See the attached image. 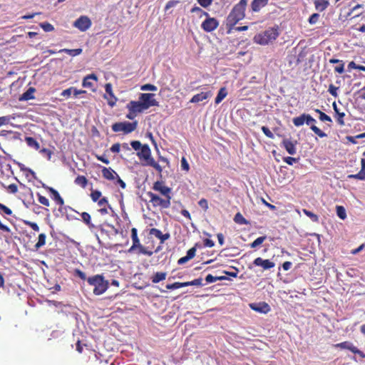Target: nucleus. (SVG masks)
Segmentation results:
<instances>
[{
    "instance_id": "obj_1",
    "label": "nucleus",
    "mask_w": 365,
    "mask_h": 365,
    "mask_svg": "<svg viewBox=\"0 0 365 365\" xmlns=\"http://www.w3.org/2000/svg\"><path fill=\"white\" fill-rule=\"evenodd\" d=\"M155 94L151 93H140L138 101H131L126 105L128 113L126 118L134 119L138 113H143L152 106H159L158 101L155 99Z\"/></svg>"
},
{
    "instance_id": "obj_2",
    "label": "nucleus",
    "mask_w": 365,
    "mask_h": 365,
    "mask_svg": "<svg viewBox=\"0 0 365 365\" xmlns=\"http://www.w3.org/2000/svg\"><path fill=\"white\" fill-rule=\"evenodd\" d=\"M247 6V0H240L232 9L227 17V26L229 27L228 32L245 16V9Z\"/></svg>"
},
{
    "instance_id": "obj_3",
    "label": "nucleus",
    "mask_w": 365,
    "mask_h": 365,
    "mask_svg": "<svg viewBox=\"0 0 365 365\" xmlns=\"http://www.w3.org/2000/svg\"><path fill=\"white\" fill-rule=\"evenodd\" d=\"M278 26L270 27L267 30L256 34L254 36V42L259 45H267L273 42L279 36Z\"/></svg>"
},
{
    "instance_id": "obj_4",
    "label": "nucleus",
    "mask_w": 365,
    "mask_h": 365,
    "mask_svg": "<svg viewBox=\"0 0 365 365\" xmlns=\"http://www.w3.org/2000/svg\"><path fill=\"white\" fill-rule=\"evenodd\" d=\"M88 283L94 287L93 294L101 295L108 288V281L106 280L102 274H96L87 279Z\"/></svg>"
},
{
    "instance_id": "obj_5",
    "label": "nucleus",
    "mask_w": 365,
    "mask_h": 365,
    "mask_svg": "<svg viewBox=\"0 0 365 365\" xmlns=\"http://www.w3.org/2000/svg\"><path fill=\"white\" fill-rule=\"evenodd\" d=\"M140 160L146 161V165L155 168L160 174L163 172L162 167L155 161L151 157V150L148 145L144 144L139 152L137 153Z\"/></svg>"
},
{
    "instance_id": "obj_6",
    "label": "nucleus",
    "mask_w": 365,
    "mask_h": 365,
    "mask_svg": "<svg viewBox=\"0 0 365 365\" xmlns=\"http://www.w3.org/2000/svg\"><path fill=\"white\" fill-rule=\"evenodd\" d=\"M131 239L133 241V245L128 249V252L132 253L135 250H138L139 254H143L148 256H151L153 255V252L148 251L146 247L141 245L140 241L138 237V230L135 227L131 229Z\"/></svg>"
},
{
    "instance_id": "obj_7",
    "label": "nucleus",
    "mask_w": 365,
    "mask_h": 365,
    "mask_svg": "<svg viewBox=\"0 0 365 365\" xmlns=\"http://www.w3.org/2000/svg\"><path fill=\"white\" fill-rule=\"evenodd\" d=\"M147 195L150 197V202L154 207H160L166 209L170 207L171 205L170 201L172 197H164V198H162L152 192H148Z\"/></svg>"
},
{
    "instance_id": "obj_8",
    "label": "nucleus",
    "mask_w": 365,
    "mask_h": 365,
    "mask_svg": "<svg viewBox=\"0 0 365 365\" xmlns=\"http://www.w3.org/2000/svg\"><path fill=\"white\" fill-rule=\"evenodd\" d=\"M137 122H120L112 125V130L114 132H123L125 134L130 133L137 128Z\"/></svg>"
},
{
    "instance_id": "obj_9",
    "label": "nucleus",
    "mask_w": 365,
    "mask_h": 365,
    "mask_svg": "<svg viewBox=\"0 0 365 365\" xmlns=\"http://www.w3.org/2000/svg\"><path fill=\"white\" fill-rule=\"evenodd\" d=\"M91 21L88 16H81L74 21L73 26L81 31H86L91 26Z\"/></svg>"
},
{
    "instance_id": "obj_10",
    "label": "nucleus",
    "mask_w": 365,
    "mask_h": 365,
    "mask_svg": "<svg viewBox=\"0 0 365 365\" xmlns=\"http://www.w3.org/2000/svg\"><path fill=\"white\" fill-rule=\"evenodd\" d=\"M206 19L201 24L202 29L206 32H212L219 26V21L212 17L206 16Z\"/></svg>"
},
{
    "instance_id": "obj_11",
    "label": "nucleus",
    "mask_w": 365,
    "mask_h": 365,
    "mask_svg": "<svg viewBox=\"0 0 365 365\" xmlns=\"http://www.w3.org/2000/svg\"><path fill=\"white\" fill-rule=\"evenodd\" d=\"M153 189L159 192L165 197H171V188L165 185L163 181H156L153 183Z\"/></svg>"
},
{
    "instance_id": "obj_12",
    "label": "nucleus",
    "mask_w": 365,
    "mask_h": 365,
    "mask_svg": "<svg viewBox=\"0 0 365 365\" xmlns=\"http://www.w3.org/2000/svg\"><path fill=\"white\" fill-rule=\"evenodd\" d=\"M334 347L348 349L354 354H359L361 358L365 357V354L363 351H360L357 347L354 346L353 344L350 341H344L334 344Z\"/></svg>"
},
{
    "instance_id": "obj_13",
    "label": "nucleus",
    "mask_w": 365,
    "mask_h": 365,
    "mask_svg": "<svg viewBox=\"0 0 365 365\" xmlns=\"http://www.w3.org/2000/svg\"><path fill=\"white\" fill-rule=\"evenodd\" d=\"M105 91L106 94L104 95V98L107 100L108 104L110 107H113L116 104L118 98L113 92L111 83H108L105 85Z\"/></svg>"
},
{
    "instance_id": "obj_14",
    "label": "nucleus",
    "mask_w": 365,
    "mask_h": 365,
    "mask_svg": "<svg viewBox=\"0 0 365 365\" xmlns=\"http://www.w3.org/2000/svg\"><path fill=\"white\" fill-rule=\"evenodd\" d=\"M297 145V140H292L289 138H284L282 141L281 145L286 150V151L290 155H295L297 153L296 146Z\"/></svg>"
},
{
    "instance_id": "obj_15",
    "label": "nucleus",
    "mask_w": 365,
    "mask_h": 365,
    "mask_svg": "<svg viewBox=\"0 0 365 365\" xmlns=\"http://www.w3.org/2000/svg\"><path fill=\"white\" fill-rule=\"evenodd\" d=\"M306 124L311 125V130L317 134L320 138H324L327 136V134L321 130L318 127H317L314 123H316V120L312 118L309 114L306 113Z\"/></svg>"
},
{
    "instance_id": "obj_16",
    "label": "nucleus",
    "mask_w": 365,
    "mask_h": 365,
    "mask_svg": "<svg viewBox=\"0 0 365 365\" xmlns=\"http://www.w3.org/2000/svg\"><path fill=\"white\" fill-rule=\"evenodd\" d=\"M253 264L257 267H262L263 269H270L275 266L274 262L269 259H264L262 257H257L254 261Z\"/></svg>"
},
{
    "instance_id": "obj_17",
    "label": "nucleus",
    "mask_w": 365,
    "mask_h": 365,
    "mask_svg": "<svg viewBox=\"0 0 365 365\" xmlns=\"http://www.w3.org/2000/svg\"><path fill=\"white\" fill-rule=\"evenodd\" d=\"M212 95L211 91H207V92H201L200 93L194 95L192 98L190 100V103H197L200 101H202L204 100L207 99L208 98L211 97Z\"/></svg>"
},
{
    "instance_id": "obj_18",
    "label": "nucleus",
    "mask_w": 365,
    "mask_h": 365,
    "mask_svg": "<svg viewBox=\"0 0 365 365\" xmlns=\"http://www.w3.org/2000/svg\"><path fill=\"white\" fill-rule=\"evenodd\" d=\"M97 81L98 77L96 74L91 73L83 78L82 81V86L84 88H93L94 86L93 81Z\"/></svg>"
},
{
    "instance_id": "obj_19",
    "label": "nucleus",
    "mask_w": 365,
    "mask_h": 365,
    "mask_svg": "<svg viewBox=\"0 0 365 365\" xmlns=\"http://www.w3.org/2000/svg\"><path fill=\"white\" fill-rule=\"evenodd\" d=\"M149 235H153L158 239H159L161 243H163L165 240H167L170 237V234H163L162 232L156 228H151L149 231Z\"/></svg>"
},
{
    "instance_id": "obj_20",
    "label": "nucleus",
    "mask_w": 365,
    "mask_h": 365,
    "mask_svg": "<svg viewBox=\"0 0 365 365\" xmlns=\"http://www.w3.org/2000/svg\"><path fill=\"white\" fill-rule=\"evenodd\" d=\"M196 254V248L195 247L190 248L187 250V254L185 257L180 258L178 261V264H183L188 262L189 260L194 258Z\"/></svg>"
},
{
    "instance_id": "obj_21",
    "label": "nucleus",
    "mask_w": 365,
    "mask_h": 365,
    "mask_svg": "<svg viewBox=\"0 0 365 365\" xmlns=\"http://www.w3.org/2000/svg\"><path fill=\"white\" fill-rule=\"evenodd\" d=\"M102 175L104 178L109 180H113L118 176V174L115 170L110 168L106 167L102 169Z\"/></svg>"
},
{
    "instance_id": "obj_22",
    "label": "nucleus",
    "mask_w": 365,
    "mask_h": 365,
    "mask_svg": "<svg viewBox=\"0 0 365 365\" xmlns=\"http://www.w3.org/2000/svg\"><path fill=\"white\" fill-rule=\"evenodd\" d=\"M268 0H253L251 4L252 10L255 12L259 11L262 7L265 6Z\"/></svg>"
},
{
    "instance_id": "obj_23",
    "label": "nucleus",
    "mask_w": 365,
    "mask_h": 365,
    "mask_svg": "<svg viewBox=\"0 0 365 365\" xmlns=\"http://www.w3.org/2000/svg\"><path fill=\"white\" fill-rule=\"evenodd\" d=\"M48 189L52 195L53 200L56 202V204L58 205H63L64 204V200L61 197L58 192L53 187H48Z\"/></svg>"
},
{
    "instance_id": "obj_24",
    "label": "nucleus",
    "mask_w": 365,
    "mask_h": 365,
    "mask_svg": "<svg viewBox=\"0 0 365 365\" xmlns=\"http://www.w3.org/2000/svg\"><path fill=\"white\" fill-rule=\"evenodd\" d=\"M35 88L30 87L26 91H25L19 98V101H29L34 98V93Z\"/></svg>"
},
{
    "instance_id": "obj_25",
    "label": "nucleus",
    "mask_w": 365,
    "mask_h": 365,
    "mask_svg": "<svg viewBox=\"0 0 365 365\" xmlns=\"http://www.w3.org/2000/svg\"><path fill=\"white\" fill-rule=\"evenodd\" d=\"M83 222L88 227L90 230H93L96 226L91 222V217L89 213L83 212L81 214Z\"/></svg>"
},
{
    "instance_id": "obj_26",
    "label": "nucleus",
    "mask_w": 365,
    "mask_h": 365,
    "mask_svg": "<svg viewBox=\"0 0 365 365\" xmlns=\"http://www.w3.org/2000/svg\"><path fill=\"white\" fill-rule=\"evenodd\" d=\"M329 3L327 0H315L314 6L317 11H324L329 6Z\"/></svg>"
},
{
    "instance_id": "obj_27",
    "label": "nucleus",
    "mask_w": 365,
    "mask_h": 365,
    "mask_svg": "<svg viewBox=\"0 0 365 365\" xmlns=\"http://www.w3.org/2000/svg\"><path fill=\"white\" fill-rule=\"evenodd\" d=\"M333 108L336 115V121H337L338 124L340 125H344V117L345 116V113L343 112L342 113L339 112L336 103H333Z\"/></svg>"
},
{
    "instance_id": "obj_28",
    "label": "nucleus",
    "mask_w": 365,
    "mask_h": 365,
    "mask_svg": "<svg viewBox=\"0 0 365 365\" xmlns=\"http://www.w3.org/2000/svg\"><path fill=\"white\" fill-rule=\"evenodd\" d=\"M167 273L164 272H156L151 277V281L154 284H157L160 281L165 279Z\"/></svg>"
},
{
    "instance_id": "obj_29",
    "label": "nucleus",
    "mask_w": 365,
    "mask_h": 365,
    "mask_svg": "<svg viewBox=\"0 0 365 365\" xmlns=\"http://www.w3.org/2000/svg\"><path fill=\"white\" fill-rule=\"evenodd\" d=\"M251 307L252 309L261 313H267L270 310L269 306L265 302L259 304V307L251 305Z\"/></svg>"
},
{
    "instance_id": "obj_30",
    "label": "nucleus",
    "mask_w": 365,
    "mask_h": 365,
    "mask_svg": "<svg viewBox=\"0 0 365 365\" xmlns=\"http://www.w3.org/2000/svg\"><path fill=\"white\" fill-rule=\"evenodd\" d=\"M227 96V91L225 87L221 88L215 98V103L219 104Z\"/></svg>"
},
{
    "instance_id": "obj_31",
    "label": "nucleus",
    "mask_w": 365,
    "mask_h": 365,
    "mask_svg": "<svg viewBox=\"0 0 365 365\" xmlns=\"http://www.w3.org/2000/svg\"><path fill=\"white\" fill-rule=\"evenodd\" d=\"M306 113H302L299 116L295 117L292 119L294 125L297 127H299L306 123Z\"/></svg>"
},
{
    "instance_id": "obj_32",
    "label": "nucleus",
    "mask_w": 365,
    "mask_h": 365,
    "mask_svg": "<svg viewBox=\"0 0 365 365\" xmlns=\"http://www.w3.org/2000/svg\"><path fill=\"white\" fill-rule=\"evenodd\" d=\"M25 141H26V144L28 145V146H29L31 148H34L35 150H38L40 148L39 143L37 142V140L35 138H34L32 137H26Z\"/></svg>"
},
{
    "instance_id": "obj_33",
    "label": "nucleus",
    "mask_w": 365,
    "mask_h": 365,
    "mask_svg": "<svg viewBox=\"0 0 365 365\" xmlns=\"http://www.w3.org/2000/svg\"><path fill=\"white\" fill-rule=\"evenodd\" d=\"M83 50L81 48L68 49L63 48L59 51L60 53H66L71 56H76L80 55Z\"/></svg>"
},
{
    "instance_id": "obj_34",
    "label": "nucleus",
    "mask_w": 365,
    "mask_h": 365,
    "mask_svg": "<svg viewBox=\"0 0 365 365\" xmlns=\"http://www.w3.org/2000/svg\"><path fill=\"white\" fill-rule=\"evenodd\" d=\"M74 182L81 187L85 188L88 185V180L83 175H78L75 179Z\"/></svg>"
},
{
    "instance_id": "obj_35",
    "label": "nucleus",
    "mask_w": 365,
    "mask_h": 365,
    "mask_svg": "<svg viewBox=\"0 0 365 365\" xmlns=\"http://www.w3.org/2000/svg\"><path fill=\"white\" fill-rule=\"evenodd\" d=\"M234 221L239 225H247L249 223L240 212H237L235 215Z\"/></svg>"
},
{
    "instance_id": "obj_36",
    "label": "nucleus",
    "mask_w": 365,
    "mask_h": 365,
    "mask_svg": "<svg viewBox=\"0 0 365 365\" xmlns=\"http://www.w3.org/2000/svg\"><path fill=\"white\" fill-rule=\"evenodd\" d=\"M227 278L225 276H220V277H214L212 274H208L205 277V281L207 283H213L217 282V280H225Z\"/></svg>"
},
{
    "instance_id": "obj_37",
    "label": "nucleus",
    "mask_w": 365,
    "mask_h": 365,
    "mask_svg": "<svg viewBox=\"0 0 365 365\" xmlns=\"http://www.w3.org/2000/svg\"><path fill=\"white\" fill-rule=\"evenodd\" d=\"M46 235L44 233H41L38 235V242L35 245V248L38 250L40 247H43L46 244Z\"/></svg>"
},
{
    "instance_id": "obj_38",
    "label": "nucleus",
    "mask_w": 365,
    "mask_h": 365,
    "mask_svg": "<svg viewBox=\"0 0 365 365\" xmlns=\"http://www.w3.org/2000/svg\"><path fill=\"white\" fill-rule=\"evenodd\" d=\"M336 215L340 219L345 220L346 218V210L343 206L337 205L336 207Z\"/></svg>"
},
{
    "instance_id": "obj_39",
    "label": "nucleus",
    "mask_w": 365,
    "mask_h": 365,
    "mask_svg": "<svg viewBox=\"0 0 365 365\" xmlns=\"http://www.w3.org/2000/svg\"><path fill=\"white\" fill-rule=\"evenodd\" d=\"M316 113H319V118L321 121L323 122H331V118L330 116L324 113V112L321 111L319 109H315L314 110Z\"/></svg>"
},
{
    "instance_id": "obj_40",
    "label": "nucleus",
    "mask_w": 365,
    "mask_h": 365,
    "mask_svg": "<svg viewBox=\"0 0 365 365\" xmlns=\"http://www.w3.org/2000/svg\"><path fill=\"white\" fill-rule=\"evenodd\" d=\"M302 212H304V215H306L307 217H309L312 222H319V217L317 215L314 214V212H312L307 209H303Z\"/></svg>"
},
{
    "instance_id": "obj_41",
    "label": "nucleus",
    "mask_w": 365,
    "mask_h": 365,
    "mask_svg": "<svg viewBox=\"0 0 365 365\" xmlns=\"http://www.w3.org/2000/svg\"><path fill=\"white\" fill-rule=\"evenodd\" d=\"M185 287V282H176L173 284H168L166 285V288L168 289H179V288H182V287Z\"/></svg>"
},
{
    "instance_id": "obj_42",
    "label": "nucleus",
    "mask_w": 365,
    "mask_h": 365,
    "mask_svg": "<svg viewBox=\"0 0 365 365\" xmlns=\"http://www.w3.org/2000/svg\"><path fill=\"white\" fill-rule=\"evenodd\" d=\"M19 168L21 171H24L26 173V177H29V174H30L34 178H36V173L34 170H32L31 168L24 167V165L19 163Z\"/></svg>"
},
{
    "instance_id": "obj_43",
    "label": "nucleus",
    "mask_w": 365,
    "mask_h": 365,
    "mask_svg": "<svg viewBox=\"0 0 365 365\" xmlns=\"http://www.w3.org/2000/svg\"><path fill=\"white\" fill-rule=\"evenodd\" d=\"M101 195H102L101 192L99 190H91V192L90 195L91 198L95 202L98 201L101 199Z\"/></svg>"
},
{
    "instance_id": "obj_44",
    "label": "nucleus",
    "mask_w": 365,
    "mask_h": 365,
    "mask_svg": "<svg viewBox=\"0 0 365 365\" xmlns=\"http://www.w3.org/2000/svg\"><path fill=\"white\" fill-rule=\"evenodd\" d=\"M266 240V236H262V237H257L255 240H254L251 244H250V247L252 248H255L257 247V246L260 245L261 244H262L264 240Z\"/></svg>"
},
{
    "instance_id": "obj_45",
    "label": "nucleus",
    "mask_w": 365,
    "mask_h": 365,
    "mask_svg": "<svg viewBox=\"0 0 365 365\" xmlns=\"http://www.w3.org/2000/svg\"><path fill=\"white\" fill-rule=\"evenodd\" d=\"M40 26L46 32H50V31H53L54 30L53 26L48 22L41 23Z\"/></svg>"
},
{
    "instance_id": "obj_46",
    "label": "nucleus",
    "mask_w": 365,
    "mask_h": 365,
    "mask_svg": "<svg viewBox=\"0 0 365 365\" xmlns=\"http://www.w3.org/2000/svg\"><path fill=\"white\" fill-rule=\"evenodd\" d=\"M36 195L38 197V202L41 205H43L44 206H46V207H48L50 205L49 200H48V199L47 197H46L45 196L41 195L39 193H37Z\"/></svg>"
},
{
    "instance_id": "obj_47",
    "label": "nucleus",
    "mask_w": 365,
    "mask_h": 365,
    "mask_svg": "<svg viewBox=\"0 0 365 365\" xmlns=\"http://www.w3.org/2000/svg\"><path fill=\"white\" fill-rule=\"evenodd\" d=\"M192 285L202 286L203 285L202 284V279L197 278V279H195L194 280L190 281V282H185V287L192 286Z\"/></svg>"
},
{
    "instance_id": "obj_48",
    "label": "nucleus",
    "mask_w": 365,
    "mask_h": 365,
    "mask_svg": "<svg viewBox=\"0 0 365 365\" xmlns=\"http://www.w3.org/2000/svg\"><path fill=\"white\" fill-rule=\"evenodd\" d=\"M348 178L350 179H357L360 180H365V173L359 171L357 174H351L348 175Z\"/></svg>"
},
{
    "instance_id": "obj_49",
    "label": "nucleus",
    "mask_w": 365,
    "mask_h": 365,
    "mask_svg": "<svg viewBox=\"0 0 365 365\" xmlns=\"http://www.w3.org/2000/svg\"><path fill=\"white\" fill-rule=\"evenodd\" d=\"M0 213L5 214L7 215H11L13 214V212L9 207L0 203Z\"/></svg>"
},
{
    "instance_id": "obj_50",
    "label": "nucleus",
    "mask_w": 365,
    "mask_h": 365,
    "mask_svg": "<svg viewBox=\"0 0 365 365\" xmlns=\"http://www.w3.org/2000/svg\"><path fill=\"white\" fill-rule=\"evenodd\" d=\"M140 90L144 91H156L157 87L155 85H153L150 83H147V84H144V85L141 86Z\"/></svg>"
},
{
    "instance_id": "obj_51",
    "label": "nucleus",
    "mask_w": 365,
    "mask_h": 365,
    "mask_svg": "<svg viewBox=\"0 0 365 365\" xmlns=\"http://www.w3.org/2000/svg\"><path fill=\"white\" fill-rule=\"evenodd\" d=\"M73 87H70L67 89H65L63 90L61 93V96L62 97H64L66 98H68L71 97L72 93H73Z\"/></svg>"
},
{
    "instance_id": "obj_52",
    "label": "nucleus",
    "mask_w": 365,
    "mask_h": 365,
    "mask_svg": "<svg viewBox=\"0 0 365 365\" xmlns=\"http://www.w3.org/2000/svg\"><path fill=\"white\" fill-rule=\"evenodd\" d=\"M97 202H98V205L101 208L106 206V207H108L109 208L111 209L110 205L108 203V199L106 197L101 198L98 201H97Z\"/></svg>"
},
{
    "instance_id": "obj_53",
    "label": "nucleus",
    "mask_w": 365,
    "mask_h": 365,
    "mask_svg": "<svg viewBox=\"0 0 365 365\" xmlns=\"http://www.w3.org/2000/svg\"><path fill=\"white\" fill-rule=\"evenodd\" d=\"M338 89H339L338 87H336L334 84L331 83V84H330L329 86L328 91L334 97H337V96H338V93H337Z\"/></svg>"
},
{
    "instance_id": "obj_54",
    "label": "nucleus",
    "mask_w": 365,
    "mask_h": 365,
    "mask_svg": "<svg viewBox=\"0 0 365 365\" xmlns=\"http://www.w3.org/2000/svg\"><path fill=\"white\" fill-rule=\"evenodd\" d=\"M191 13H197L200 14L201 15H204L205 16H208L209 14L205 11H203L202 9H200L198 6H194L191 9Z\"/></svg>"
},
{
    "instance_id": "obj_55",
    "label": "nucleus",
    "mask_w": 365,
    "mask_h": 365,
    "mask_svg": "<svg viewBox=\"0 0 365 365\" xmlns=\"http://www.w3.org/2000/svg\"><path fill=\"white\" fill-rule=\"evenodd\" d=\"M181 168L186 172L190 170L189 163L185 157H182L181 159Z\"/></svg>"
},
{
    "instance_id": "obj_56",
    "label": "nucleus",
    "mask_w": 365,
    "mask_h": 365,
    "mask_svg": "<svg viewBox=\"0 0 365 365\" xmlns=\"http://www.w3.org/2000/svg\"><path fill=\"white\" fill-rule=\"evenodd\" d=\"M334 71L339 74H341L344 72V63L341 61V63H339L336 66L334 67Z\"/></svg>"
},
{
    "instance_id": "obj_57",
    "label": "nucleus",
    "mask_w": 365,
    "mask_h": 365,
    "mask_svg": "<svg viewBox=\"0 0 365 365\" xmlns=\"http://www.w3.org/2000/svg\"><path fill=\"white\" fill-rule=\"evenodd\" d=\"M262 131L263 132V133L269 138H274V135L273 133L270 131V130L266 127V126H262V128H261Z\"/></svg>"
},
{
    "instance_id": "obj_58",
    "label": "nucleus",
    "mask_w": 365,
    "mask_h": 365,
    "mask_svg": "<svg viewBox=\"0 0 365 365\" xmlns=\"http://www.w3.org/2000/svg\"><path fill=\"white\" fill-rule=\"evenodd\" d=\"M180 3L179 1L178 0H172V1H169L165 6V11H168L169 9L172 8V7H174L177 4H178Z\"/></svg>"
},
{
    "instance_id": "obj_59",
    "label": "nucleus",
    "mask_w": 365,
    "mask_h": 365,
    "mask_svg": "<svg viewBox=\"0 0 365 365\" xmlns=\"http://www.w3.org/2000/svg\"><path fill=\"white\" fill-rule=\"evenodd\" d=\"M198 205L200 207H202L205 211H207L208 210V202L207 200L205 198L201 199L198 202Z\"/></svg>"
},
{
    "instance_id": "obj_60",
    "label": "nucleus",
    "mask_w": 365,
    "mask_h": 365,
    "mask_svg": "<svg viewBox=\"0 0 365 365\" xmlns=\"http://www.w3.org/2000/svg\"><path fill=\"white\" fill-rule=\"evenodd\" d=\"M130 145L135 150H139L141 149V147H143V145H142L141 143L138 140H133L131 141Z\"/></svg>"
},
{
    "instance_id": "obj_61",
    "label": "nucleus",
    "mask_w": 365,
    "mask_h": 365,
    "mask_svg": "<svg viewBox=\"0 0 365 365\" xmlns=\"http://www.w3.org/2000/svg\"><path fill=\"white\" fill-rule=\"evenodd\" d=\"M197 3L202 7L207 8L212 4L213 0H197Z\"/></svg>"
},
{
    "instance_id": "obj_62",
    "label": "nucleus",
    "mask_w": 365,
    "mask_h": 365,
    "mask_svg": "<svg viewBox=\"0 0 365 365\" xmlns=\"http://www.w3.org/2000/svg\"><path fill=\"white\" fill-rule=\"evenodd\" d=\"M319 18V15L318 14H316V13L313 14L309 18V23L310 24H314L317 22Z\"/></svg>"
},
{
    "instance_id": "obj_63",
    "label": "nucleus",
    "mask_w": 365,
    "mask_h": 365,
    "mask_svg": "<svg viewBox=\"0 0 365 365\" xmlns=\"http://www.w3.org/2000/svg\"><path fill=\"white\" fill-rule=\"evenodd\" d=\"M74 273H75V275H76V276H78V277L79 278H81V279H83V280L86 279V274H85L83 271H81V269H76L74 270Z\"/></svg>"
},
{
    "instance_id": "obj_64",
    "label": "nucleus",
    "mask_w": 365,
    "mask_h": 365,
    "mask_svg": "<svg viewBox=\"0 0 365 365\" xmlns=\"http://www.w3.org/2000/svg\"><path fill=\"white\" fill-rule=\"evenodd\" d=\"M7 190L11 193L15 194L18 192V187L16 184L12 183L7 187Z\"/></svg>"
}]
</instances>
